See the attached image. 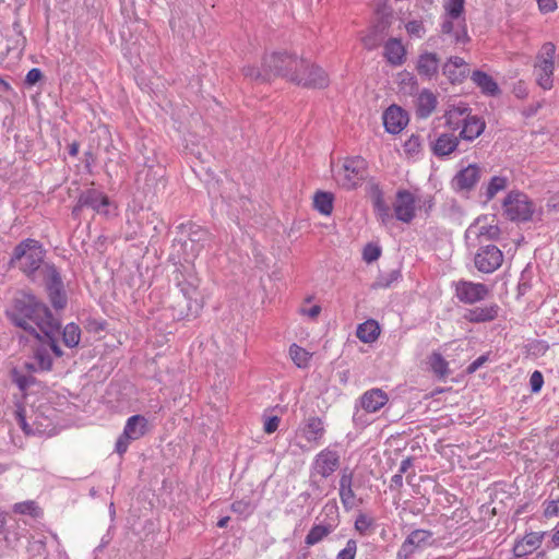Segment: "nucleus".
Listing matches in <instances>:
<instances>
[{"label":"nucleus","instance_id":"09e8293b","mask_svg":"<svg viewBox=\"0 0 559 559\" xmlns=\"http://www.w3.org/2000/svg\"><path fill=\"white\" fill-rule=\"evenodd\" d=\"M356 551H357L356 540L349 539L346 543V547L337 554L336 559H355Z\"/></svg>","mask_w":559,"mask_h":559},{"label":"nucleus","instance_id":"7ed1b4c3","mask_svg":"<svg viewBox=\"0 0 559 559\" xmlns=\"http://www.w3.org/2000/svg\"><path fill=\"white\" fill-rule=\"evenodd\" d=\"M50 337L41 334L34 346V359L37 362V369L40 371H50L53 366L52 356L59 358L63 355L61 347L58 344L60 330H55Z\"/></svg>","mask_w":559,"mask_h":559},{"label":"nucleus","instance_id":"de8ad7c7","mask_svg":"<svg viewBox=\"0 0 559 559\" xmlns=\"http://www.w3.org/2000/svg\"><path fill=\"white\" fill-rule=\"evenodd\" d=\"M373 525V520L366 514H360L355 521V528L361 534L366 535L369 528Z\"/></svg>","mask_w":559,"mask_h":559},{"label":"nucleus","instance_id":"bb28decb","mask_svg":"<svg viewBox=\"0 0 559 559\" xmlns=\"http://www.w3.org/2000/svg\"><path fill=\"white\" fill-rule=\"evenodd\" d=\"M554 69L555 64L550 62H535L534 74L536 83L545 91L551 90L554 86Z\"/></svg>","mask_w":559,"mask_h":559},{"label":"nucleus","instance_id":"13d9d810","mask_svg":"<svg viewBox=\"0 0 559 559\" xmlns=\"http://www.w3.org/2000/svg\"><path fill=\"white\" fill-rule=\"evenodd\" d=\"M198 281L188 283L187 286L183 284H179L181 286V292L188 299H194L197 295V288H198Z\"/></svg>","mask_w":559,"mask_h":559},{"label":"nucleus","instance_id":"39448f33","mask_svg":"<svg viewBox=\"0 0 559 559\" xmlns=\"http://www.w3.org/2000/svg\"><path fill=\"white\" fill-rule=\"evenodd\" d=\"M504 213L511 221L527 222L535 212L534 203L519 191H511L503 201Z\"/></svg>","mask_w":559,"mask_h":559},{"label":"nucleus","instance_id":"e2e57ef3","mask_svg":"<svg viewBox=\"0 0 559 559\" xmlns=\"http://www.w3.org/2000/svg\"><path fill=\"white\" fill-rule=\"evenodd\" d=\"M547 518L559 515V499L549 501L544 511Z\"/></svg>","mask_w":559,"mask_h":559},{"label":"nucleus","instance_id":"e433bc0d","mask_svg":"<svg viewBox=\"0 0 559 559\" xmlns=\"http://www.w3.org/2000/svg\"><path fill=\"white\" fill-rule=\"evenodd\" d=\"M314 207L322 214L329 215L333 210V195L329 192H317L313 198Z\"/></svg>","mask_w":559,"mask_h":559},{"label":"nucleus","instance_id":"2eb2a0df","mask_svg":"<svg viewBox=\"0 0 559 559\" xmlns=\"http://www.w3.org/2000/svg\"><path fill=\"white\" fill-rule=\"evenodd\" d=\"M432 533L426 530L413 531L402 544L397 552V558L406 559L415 551L416 548L428 545Z\"/></svg>","mask_w":559,"mask_h":559},{"label":"nucleus","instance_id":"9d476101","mask_svg":"<svg viewBox=\"0 0 559 559\" xmlns=\"http://www.w3.org/2000/svg\"><path fill=\"white\" fill-rule=\"evenodd\" d=\"M444 15L443 22L440 26V34L444 39H449L452 44H466L469 40L467 35L465 20L459 21Z\"/></svg>","mask_w":559,"mask_h":559},{"label":"nucleus","instance_id":"f257e3e1","mask_svg":"<svg viewBox=\"0 0 559 559\" xmlns=\"http://www.w3.org/2000/svg\"><path fill=\"white\" fill-rule=\"evenodd\" d=\"M5 313L12 324L34 337L41 334L50 337L55 330L61 328L59 319L55 318L47 305L33 294H23L14 298Z\"/></svg>","mask_w":559,"mask_h":559},{"label":"nucleus","instance_id":"4468645a","mask_svg":"<svg viewBox=\"0 0 559 559\" xmlns=\"http://www.w3.org/2000/svg\"><path fill=\"white\" fill-rule=\"evenodd\" d=\"M81 205L92 209L98 214L107 215L110 205L109 198L96 189H87L81 194Z\"/></svg>","mask_w":559,"mask_h":559},{"label":"nucleus","instance_id":"8fccbe9b","mask_svg":"<svg viewBox=\"0 0 559 559\" xmlns=\"http://www.w3.org/2000/svg\"><path fill=\"white\" fill-rule=\"evenodd\" d=\"M231 511L235 513H238L240 515H249L252 513L253 508L250 502L238 500L233 502L231 504Z\"/></svg>","mask_w":559,"mask_h":559},{"label":"nucleus","instance_id":"ddd939ff","mask_svg":"<svg viewBox=\"0 0 559 559\" xmlns=\"http://www.w3.org/2000/svg\"><path fill=\"white\" fill-rule=\"evenodd\" d=\"M340 464V456L335 451L325 449L314 459L313 471L322 477H329L335 472Z\"/></svg>","mask_w":559,"mask_h":559},{"label":"nucleus","instance_id":"c03bdc74","mask_svg":"<svg viewBox=\"0 0 559 559\" xmlns=\"http://www.w3.org/2000/svg\"><path fill=\"white\" fill-rule=\"evenodd\" d=\"M555 53L556 46L550 41L545 43L536 56V62H550L555 64Z\"/></svg>","mask_w":559,"mask_h":559},{"label":"nucleus","instance_id":"c9c22d12","mask_svg":"<svg viewBox=\"0 0 559 559\" xmlns=\"http://www.w3.org/2000/svg\"><path fill=\"white\" fill-rule=\"evenodd\" d=\"M428 364L432 372L439 377L444 378L449 373L448 361L442 357L440 353L433 352L428 357Z\"/></svg>","mask_w":559,"mask_h":559},{"label":"nucleus","instance_id":"a19ab883","mask_svg":"<svg viewBox=\"0 0 559 559\" xmlns=\"http://www.w3.org/2000/svg\"><path fill=\"white\" fill-rule=\"evenodd\" d=\"M242 72L246 76L255 79V80H269L271 75L277 76L278 75V69L276 64H274V68L270 67V73L265 71V73H262L259 69H255L254 67L248 66L242 69Z\"/></svg>","mask_w":559,"mask_h":559},{"label":"nucleus","instance_id":"6ab92c4d","mask_svg":"<svg viewBox=\"0 0 559 559\" xmlns=\"http://www.w3.org/2000/svg\"><path fill=\"white\" fill-rule=\"evenodd\" d=\"M499 313V306L497 304L484 306V307H475L468 309L464 313V319L471 323H484L493 321Z\"/></svg>","mask_w":559,"mask_h":559},{"label":"nucleus","instance_id":"7c9ffc66","mask_svg":"<svg viewBox=\"0 0 559 559\" xmlns=\"http://www.w3.org/2000/svg\"><path fill=\"white\" fill-rule=\"evenodd\" d=\"M380 329L374 320H367L359 324L356 335L364 343H371L378 338Z\"/></svg>","mask_w":559,"mask_h":559},{"label":"nucleus","instance_id":"5701e85b","mask_svg":"<svg viewBox=\"0 0 559 559\" xmlns=\"http://www.w3.org/2000/svg\"><path fill=\"white\" fill-rule=\"evenodd\" d=\"M544 533H530L519 540L514 547L513 552L516 557H524L535 551L542 544Z\"/></svg>","mask_w":559,"mask_h":559},{"label":"nucleus","instance_id":"bf43d9fd","mask_svg":"<svg viewBox=\"0 0 559 559\" xmlns=\"http://www.w3.org/2000/svg\"><path fill=\"white\" fill-rule=\"evenodd\" d=\"M353 472L344 468L340 478V488L353 487Z\"/></svg>","mask_w":559,"mask_h":559},{"label":"nucleus","instance_id":"20e7f679","mask_svg":"<svg viewBox=\"0 0 559 559\" xmlns=\"http://www.w3.org/2000/svg\"><path fill=\"white\" fill-rule=\"evenodd\" d=\"M367 176V163L360 156L348 157L337 170L335 178L346 189H354L359 186Z\"/></svg>","mask_w":559,"mask_h":559},{"label":"nucleus","instance_id":"37998d69","mask_svg":"<svg viewBox=\"0 0 559 559\" xmlns=\"http://www.w3.org/2000/svg\"><path fill=\"white\" fill-rule=\"evenodd\" d=\"M12 381L21 391L27 390L35 383V378L29 374L21 373L17 369L12 370Z\"/></svg>","mask_w":559,"mask_h":559},{"label":"nucleus","instance_id":"f03ea898","mask_svg":"<svg viewBox=\"0 0 559 559\" xmlns=\"http://www.w3.org/2000/svg\"><path fill=\"white\" fill-rule=\"evenodd\" d=\"M44 257L45 251L39 241L27 238L14 248L11 263L17 264L24 274L32 276L41 266Z\"/></svg>","mask_w":559,"mask_h":559},{"label":"nucleus","instance_id":"72a5a7b5","mask_svg":"<svg viewBox=\"0 0 559 559\" xmlns=\"http://www.w3.org/2000/svg\"><path fill=\"white\" fill-rule=\"evenodd\" d=\"M62 342L67 347H76L81 341V329L75 323L67 324L62 330Z\"/></svg>","mask_w":559,"mask_h":559},{"label":"nucleus","instance_id":"49530a36","mask_svg":"<svg viewBox=\"0 0 559 559\" xmlns=\"http://www.w3.org/2000/svg\"><path fill=\"white\" fill-rule=\"evenodd\" d=\"M340 498L346 510L353 509L356 506V496L352 487L340 488Z\"/></svg>","mask_w":559,"mask_h":559},{"label":"nucleus","instance_id":"a211bd4d","mask_svg":"<svg viewBox=\"0 0 559 559\" xmlns=\"http://www.w3.org/2000/svg\"><path fill=\"white\" fill-rule=\"evenodd\" d=\"M485 128L486 123L484 120L477 116L466 115L462 119V130L459 134V139L474 141L484 132Z\"/></svg>","mask_w":559,"mask_h":559},{"label":"nucleus","instance_id":"864d4df0","mask_svg":"<svg viewBox=\"0 0 559 559\" xmlns=\"http://www.w3.org/2000/svg\"><path fill=\"white\" fill-rule=\"evenodd\" d=\"M381 254V250L377 247V246H373V245H367L364 249V260L368 263L370 262H373L376 261L377 259H379Z\"/></svg>","mask_w":559,"mask_h":559},{"label":"nucleus","instance_id":"774afa93","mask_svg":"<svg viewBox=\"0 0 559 559\" xmlns=\"http://www.w3.org/2000/svg\"><path fill=\"white\" fill-rule=\"evenodd\" d=\"M486 361V357L485 356H481V357H478L475 361H473L469 367H468V371L469 372H474L477 370V368H479L484 362Z\"/></svg>","mask_w":559,"mask_h":559},{"label":"nucleus","instance_id":"680f3d73","mask_svg":"<svg viewBox=\"0 0 559 559\" xmlns=\"http://www.w3.org/2000/svg\"><path fill=\"white\" fill-rule=\"evenodd\" d=\"M538 8L543 13H549L557 9L556 0H537Z\"/></svg>","mask_w":559,"mask_h":559},{"label":"nucleus","instance_id":"dca6fc26","mask_svg":"<svg viewBox=\"0 0 559 559\" xmlns=\"http://www.w3.org/2000/svg\"><path fill=\"white\" fill-rule=\"evenodd\" d=\"M406 112L395 105L390 106L383 114V123L385 130L392 134L401 132L407 124Z\"/></svg>","mask_w":559,"mask_h":559},{"label":"nucleus","instance_id":"052dcab7","mask_svg":"<svg viewBox=\"0 0 559 559\" xmlns=\"http://www.w3.org/2000/svg\"><path fill=\"white\" fill-rule=\"evenodd\" d=\"M376 210L378 212V215L382 218L383 223L385 222V219L391 218L389 207L386 205H384L382 200L379 198L376 201Z\"/></svg>","mask_w":559,"mask_h":559},{"label":"nucleus","instance_id":"2f4dec72","mask_svg":"<svg viewBox=\"0 0 559 559\" xmlns=\"http://www.w3.org/2000/svg\"><path fill=\"white\" fill-rule=\"evenodd\" d=\"M473 82L486 94L496 95L499 87L493 79L485 72L475 71L472 75Z\"/></svg>","mask_w":559,"mask_h":559},{"label":"nucleus","instance_id":"412c9836","mask_svg":"<svg viewBox=\"0 0 559 559\" xmlns=\"http://www.w3.org/2000/svg\"><path fill=\"white\" fill-rule=\"evenodd\" d=\"M329 83V75L322 68L308 64L306 74H304V81L300 85L312 88H324Z\"/></svg>","mask_w":559,"mask_h":559},{"label":"nucleus","instance_id":"f3484780","mask_svg":"<svg viewBox=\"0 0 559 559\" xmlns=\"http://www.w3.org/2000/svg\"><path fill=\"white\" fill-rule=\"evenodd\" d=\"M389 401L388 394L381 389L366 391L360 397L361 407L368 413L378 412Z\"/></svg>","mask_w":559,"mask_h":559},{"label":"nucleus","instance_id":"6e6d98bb","mask_svg":"<svg viewBox=\"0 0 559 559\" xmlns=\"http://www.w3.org/2000/svg\"><path fill=\"white\" fill-rule=\"evenodd\" d=\"M132 440H130L128 437H124L123 433H121L119 436V438L117 439V442H116V452L122 456L127 450H128V447H129V443L131 442Z\"/></svg>","mask_w":559,"mask_h":559},{"label":"nucleus","instance_id":"338daca9","mask_svg":"<svg viewBox=\"0 0 559 559\" xmlns=\"http://www.w3.org/2000/svg\"><path fill=\"white\" fill-rule=\"evenodd\" d=\"M300 311L302 314L308 316L311 319H316L321 312V307L319 305H314L308 310L305 308H301Z\"/></svg>","mask_w":559,"mask_h":559},{"label":"nucleus","instance_id":"c85d7f7f","mask_svg":"<svg viewBox=\"0 0 559 559\" xmlns=\"http://www.w3.org/2000/svg\"><path fill=\"white\" fill-rule=\"evenodd\" d=\"M500 229L497 225H483L480 219H477L466 230V238H486L488 240L497 239L499 237Z\"/></svg>","mask_w":559,"mask_h":559},{"label":"nucleus","instance_id":"3c124183","mask_svg":"<svg viewBox=\"0 0 559 559\" xmlns=\"http://www.w3.org/2000/svg\"><path fill=\"white\" fill-rule=\"evenodd\" d=\"M406 31L411 36L421 38L425 34V27L419 21H411L406 24Z\"/></svg>","mask_w":559,"mask_h":559},{"label":"nucleus","instance_id":"393cba45","mask_svg":"<svg viewBox=\"0 0 559 559\" xmlns=\"http://www.w3.org/2000/svg\"><path fill=\"white\" fill-rule=\"evenodd\" d=\"M324 426L319 417H309L300 428L301 436L308 442H318L324 435Z\"/></svg>","mask_w":559,"mask_h":559},{"label":"nucleus","instance_id":"c756f323","mask_svg":"<svg viewBox=\"0 0 559 559\" xmlns=\"http://www.w3.org/2000/svg\"><path fill=\"white\" fill-rule=\"evenodd\" d=\"M416 69L419 75L431 79L438 72L439 58L433 52L421 53L418 58Z\"/></svg>","mask_w":559,"mask_h":559},{"label":"nucleus","instance_id":"5fc2aeb1","mask_svg":"<svg viewBox=\"0 0 559 559\" xmlns=\"http://www.w3.org/2000/svg\"><path fill=\"white\" fill-rule=\"evenodd\" d=\"M543 384H544V378H543L542 372H539L537 370L534 371L530 378V385H531L532 392H534V393L539 392Z\"/></svg>","mask_w":559,"mask_h":559},{"label":"nucleus","instance_id":"a878e982","mask_svg":"<svg viewBox=\"0 0 559 559\" xmlns=\"http://www.w3.org/2000/svg\"><path fill=\"white\" fill-rule=\"evenodd\" d=\"M438 104L437 96L428 91L424 90L416 99V114L419 118H428Z\"/></svg>","mask_w":559,"mask_h":559},{"label":"nucleus","instance_id":"9b49d317","mask_svg":"<svg viewBox=\"0 0 559 559\" xmlns=\"http://www.w3.org/2000/svg\"><path fill=\"white\" fill-rule=\"evenodd\" d=\"M481 169L478 165H468L454 176L452 187L455 191H469L479 181Z\"/></svg>","mask_w":559,"mask_h":559},{"label":"nucleus","instance_id":"473e14b6","mask_svg":"<svg viewBox=\"0 0 559 559\" xmlns=\"http://www.w3.org/2000/svg\"><path fill=\"white\" fill-rule=\"evenodd\" d=\"M334 527L335 526L330 523L314 525L306 536V544L312 546L320 543L325 536L333 532Z\"/></svg>","mask_w":559,"mask_h":559},{"label":"nucleus","instance_id":"0eeeda50","mask_svg":"<svg viewBox=\"0 0 559 559\" xmlns=\"http://www.w3.org/2000/svg\"><path fill=\"white\" fill-rule=\"evenodd\" d=\"M45 272L50 302L56 309H63L67 305V296L60 273L53 265H47Z\"/></svg>","mask_w":559,"mask_h":559},{"label":"nucleus","instance_id":"f8f14e48","mask_svg":"<svg viewBox=\"0 0 559 559\" xmlns=\"http://www.w3.org/2000/svg\"><path fill=\"white\" fill-rule=\"evenodd\" d=\"M394 212L399 221L409 223L415 216V198L408 191H399L394 202Z\"/></svg>","mask_w":559,"mask_h":559},{"label":"nucleus","instance_id":"cd10ccee","mask_svg":"<svg viewBox=\"0 0 559 559\" xmlns=\"http://www.w3.org/2000/svg\"><path fill=\"white\" fill-rule=\"evenodd\" d=\"M405 48L396 38L389 39L384 45V57L392 66H401L405 61Z\"/></svg>","mask_w":559,"mask_h":559},{"label":"nucleus","instance_id":"423d86ee","mask_svg":"<svg viewBox=\"0 0 559 559\" xmlns=\"http://www.w3.org/2000/svg\"><path fill=\"white\" fill-rule=\"evenodd\" d=\"M503 262V253L493 246H481L474 258L476 269L483 273H492L501 266Z\"/></svg>","mask_w":559,"mask_h":559},{"label":"nucleus","instance_id":"b1692460","mask_svg":"<svg viewBox=\"0 0 559 559\" xmlns=\"http://www.w3.org/2000/svg\"><path fill=\"white\" fill-rule=\"evenodd\" d=\"M459 145V136L452 133H441L432 144L436 156L444 157L453 153Z\"/></svg>","mask_w":559,"mask_h":559},{"label":"nucleus","instance_id":"58836bf2","mask_svg":"<svg viewBox=\"0 0 559 559\" xmlns=\"http://www.w3.org/2000/svg\"><path fill=\"white\" fill-rule=\"evenodd\" d=\"M382 28L380 26H373L369 33L361 38L365 48L372 50L377 48L382 40Z\"/></svg>","mask_w":559,"mask_h":559},{"label":"nucleus","instance_id":"79ce46f5","mask_svg":"<svg viewBox=\"0 0 559 559\" xmlns=\"http://www.w3.org/2000/svg\"><path fill=\"white\" fill-rule=\"evenodd\" d=\"M507 185L508 179L506 177H492L486 189V198L491 200L498 192L504 190Z\"/></svg>","mask_w":559,"mask_h":559},{"label":"nucleus","instance_id":"0e129e2a","mask_svg":"<svg viewBox=\"0 0 559 559\" xmlns=\"http://www.w3.org/2000/svg\"><path fill=\"white\" fill-rule=\"evenodd\" d=\"M278 423H280V419H278L277 416L270 417L264 423V430H265V432H267V433L274 432L277 429V427H278Z\"/></svg>","mask_w":559,"mask_h":559},{"label":"nucleus","instance_id":"4c0bfd02","mask_svg":"<svg viewBox=\"0 0 559 559\" xmlns=\"http://www.w3.org/2000/svg\"><path fill=\"white\" fill-rule=\"evenodd\" d=\"M12 509L13 512L17 514H28L33 518H39L41 515L40 508L33 500L17 502L13 506Z\"/></svg>","mask_w":559,"mask_h":559},{"label":"nucleus","instance_id":"f704fd0d","mask_svg":"<svg viewBox=\"0 0 559 559\" xmlns=\"http://www.w3.org/2000/svg\"><path fill=\"white\" fill-rule=\"evenodd\" d=\"M289 357L298 368H307L309 366L312 354L305 348L293 344L289 347Z\"/></svg>","mask_w":559,"mask_h":559},{"label":"nucleus","instance_id":"1a4fd4ad","mask_svg":"<svg viewBox=\"0 0 559 559\" xmlns=\"http://www.w3.org/2000/svg\"><path fill=\"white\" fill-rule=\"evenodd\" d=\"M307 69L306 60L299 59L295 55L282 53V78L300 85Z\"/></svg>","mask_w":559,"mask_h":559},{"label":"nucleus","instance_id":"a18cd8bd","mask_svg":"<svg viewBox=\"0 0 559 559\" xmlns=\"http://www.w3.org/2000/svg\"><path fill=\"white\" fill-rule=\"evenodd\" d=\"M467 111L466 107H452L445 114L447 124L452 130H457L460 128L461 121L456 120L459 117H462Z\"/></svg>","mask_w":559,"mask_h":559},{"label":"nucleus","instance_id":"6e6552de","mask_svg":"<svg viewBox=\"0 0 559 559\" xmlns=\"http://www.w3.org/2000/svg\"><path fill=\"white\" fill-rule=\"evenodd\" d=\"M489 294V288L481 283L459 281L455 284V295L464 304H475L484 300Z\"/></svg>","mask_w":559,"mask_h":559},{"label":"nucleus","instance_id":"603ef678","mask_svg":"<svg viewBox=\"0 0 559 559\" xmlns=\"http://www.w3.org/2000/svg\"><path fill=\"white\" fill-rule=\"evenodd\" d=\"M15 418H16V421L19 424V426L22 428V430L26 433V435H31L33 433V430L32 428L29 427V425L27 424L26 421V417H25V409L24 407L22 406H19L15 411Z\"/></svg>","mask_w":559,"mask_h":559},{"label":"nucleus","instance_id":"ea45409f","mask_svg":"<svg viewBox=\"0 0 559 559\" xmlns=\"http://www.w3.org/2000/svg\"><path fill=\"white\" fill-rule=\"evenodd\" d=\"M465 0H447L443 4L447 16L460 19L464 13Z\"/></svg>","mask_w":559,"mask_h":559},{"label":"nucleus","instance_id":"4d7b16f0","mask_svg":"<svg viewBox=\"0 0 559 559\" xmlns=\"http://www.w3.org/2000/svg\"><path fill=\"white\" fill-rule=\"evenodd\" d=\"M43 78V72L38 68L31 69L25 78V83L28 85H34Z\"/></svg>","mask_w":559,"mask_h":559},{"label":"nucleus","instance_id":"69168bd1","mask_svg":"<svg viewBox=\"0 0 559 559\" xmlns=\"http://www.w3.org/2000/svg\"><path fill=\"white\" fill-rule=\"evenodd\" d=\"M420 145V142H419V136H416V135H412L405 143V148L408 151V152H415L418 150Z\"/></svg>","mask_w":559,"mask_h":559},{"label":"nucleus","instance_id":"4be33fe9","mask_svg":"<svg viewBox=\"0 0 559 559\" xmlns=\"http://www.w3.org/2000/svg\"><path fill=\"white\" fill-rule=\"evenodd\" d=\"M467 72L468 66L461 57H452L443 66V74L452 83L461 82Z\"/></svg>","mask_w":559,"mask_h":559},{"label":"nucleus","instance_id":"aec40b11","mask_svg":"<svg viewBox=\"0 0 559 559\" xmlns=\"http://www.w3.org/2000/svg\"><path fill=\"white\" fill-rule=\"evenodd\" d=\"M148 430V421L142 415H133L127 419L122 433L130 440H139Z\"/></svg>","mask_w":559,"mask_h":559}]
</instances>
